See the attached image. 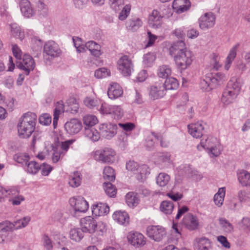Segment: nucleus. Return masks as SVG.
Instances as JSON below:
<instances>
[{"label":"nucleus","mask_w":250,"mask_h":250,"mask_svg":"<svg viewBox=\"0 0 250 250\" xmlns=\"http://www.w3.org/2000/svg\"><path fill=\"white\" fill-rule=\"evenodd\" d=\"M225 195V188H219L218 192L214 195L213 200L215 204L218 207H221L224 202Z\"/></svg>","instance_id":"nucleus-35"},{"label":"nucleus","mask_w":250,"mask_h":250,"mask_svg":"<svg viewBox=\"0 0 250 250\" xmlns=\"http://www.w3.org/2000/svg\"><path fill=\"white\" fill-rule=\"evenodd\" d=\"M73 41L77 52L81 53L84 52L86 51V49H87L86 47V44L85 45L82 44V39L81 38L78 37H77L76 39L73 38Z\"/></svg>","instance_id":"nucleus-48"},{"label":"nucleus","mask_w":250,"mask_h":250,"mask_svg":"<svg viewBox=\"0 0 250 250\" xmlns=\"http://www.w3.org/2000/svg\"><path fill=\"white\" fill-rule=\"evenodd\" d=\"M82 175L80 172L75 171L71 173L69 177L68 184L72 188H77L82 183Z\"/></svg>","instance_id":"nucleus-29"},{"label":"nucleus","mask_w":250,"mask_h":250,"mask_svg":"<svg viewBox=\"0 0 250 250\" xmlns=\"http://www.w3.org/2000/svg\"><path fill=\"white\" fill-rule=\"evenodd\" d=\"M138 164L133 161H129L126 164V168L135 174L138 167Z\"/></svg>","instance_id":"nucleus-64"},{"label":"nucleus","mask_w":250,"mask_h":250,"mask_svg":"<svg viewBox=\"0 0 250 250\" xmlns=\"http://www.w3.org/2000/svg\"><path fill=\"white\" fill-rule=\"evenodd\" d=\"M237 177L239 183L244 187L250 186V173L242 169L237 172Z\"/></svg>","instance_id":"nucleus-28"},{"label":"nucleus","mask_w":250,"mask_h":250,"mask_svg":"<svg viewBox=\"0 0 250 250\" xmlns=\"http://www.w3.org/2000/svg\"><path fill=\"white\" fill-rule=\"evenodd\" d=\"M83 229L80 228H74L70 230L69 232L70 238L76 242H80L83 237Z\"/></svg>","instance_id":"nucleus-33"},{"label":"nucleus","mask_w":250,"mask_h":250,"mask_svg":"<svg viewBox=\"0 0 250 250\" xmlns=\"http://www.w3.org/2000/svg\"><path fill=\"white\" fill-rule=\"evenodd\" d=\"M164 82L159 81L152 85L150 88L149 94L154 100L163 97L166 94Z\"/></svg>","instance_id":"nucleus-12"},{"label":"nucleus","mask_w":250,"mask_h":250,"mask_svg":"<svg viewBox=\"0 0 250 250\" xmlns=\"http://www.w3.org/2000/svg\"><path fill=\"white\" fill-rule=\"evenodd\" d=\"M221 147L219 144H214L209 150L208 153L213 156L217 157L221 153Z\"/></svg>","instance_id":"nucleus-58"},{"label":"nucleus","mask_w":250,"mask_h":250,"mask_svg":"<svg viewBox=\"0 0 250 250\" xmlns=\"http://www.w3.org/2000/svg\"><path fill=\"white\" fill-rule=\"evenodd\" d=\"M110 74V71L104 67L100 68L95 72V76L98 79L105 78Z\"/></svg>","instance_id":"nucleus-53"},{"label":"nucleus","mask_w":250,"mask_h":250,"mask_svg":"<svg viewBox=\"0 0 250 250\" xmlns=\"http://www.w3.org/2000/svg\"><path fill=\"white\" fill-rule=\"evenodd\" d=\"M216 142V139L213 137H208L207 139H202L200 145L197 146L198 150H201V148L209 150Z\"/></svg>","instance_id":"nucleus-32"},{"label":"nucleus","mask_w":250,"mask_h":250,"mask_svg":"<svg viewBox=\"0 0 250 250\" xmlns=\"http://www.w3.org/2000/svg\"><path fill=\"white\" fill-rule=\"evenodd\" d=\"M183 224L188 229L193 230L198 229L199 223L196 216L188 213L184 217Z\"/></svg>","instance_id":"nucleus-16"},{"label":"nucleus","mask_w":250,"mask_h":250,"mask_svg":"<svg viewBox=\"0 0 250 250\" xmlns=\"http://www.w3.org/2000/svg\"><path fill=\"white\" fill-rule=\"evenodd\" d=\"M124 0H109V4L114 10H117L119 7L124 4Z\"/></svg>","instance_id":"nucleus-62"},{"label":"nucleus","mask_w":250,"mask_h":250,"mask_svg":"<svg viewBox=\"0 0 250 250\" xmlns=\"http://www.w3.org/2000/svg\"><path fill=\"white\" fill-rule=\"evenodd\" d=\"M104 188L106 194L109 197L114 196L116 194L115 187L110 182H104L103 184Z\"/></svg>","instance_id":"nucleus-45"},{"label":"nucleus","mask_w":250,"mask_h":250,"mask_svg":"<svg viewBox=\"0 0 250 250\" xmlns=\"http://www.w3.org/2000/svg\"><path fill=\"white\" fill-rule=\"evenodd\" d=\"M42 241L43 246L46 250H52V241L48 235L46 234L43 235L42 236Z\"/></svg>","instance_id":"nucleus-54"},{"label":"nucleus","mask_w":250,"mask_h":250,"mask_svg":"<svg viewBox=\"0 0 250 250\" xmlns=\"http://www.w3.org/2000/svg\"><path fill=\"white\" fill-rule=\"evenodd\" d=\"M125 200L127 205L130 208L137 206L140 201L138 194L133 192H129L126 194Z\"/></svg>","instance_id":"nucleus-30"},{"label":"nucleus","mask_w":250,"mask_h":250,"mask_svg":"<svg viewBox=\"0 0 250 250\" xmlns=\"http://www.w3.org/2000/svg\"><path fill=\"white\" fill-rule=\"evenodd\" d=\"M131 9V5L130 4H126L120 13L118 18L121 21H124L126 19L130 13Z\"/></svg>","instance_id":"nucleus-52"},{"label":"nucleus","mask_w":250,"mask_h":250,"mask_svg":"<svg viewBox=\"0 0 250 250\" xmlns=\"http://www.w3.org/2000/svg\"><path fill=\"white\" fill-rule=\"evenodd\" d=\"M112 105H108L106 104H103L99 109L100 112L103 114H111L113 108Z\"/></svg>","instance_id":"nucleus-57"},{"label":"nucleus","mask_w":250,"mask_h":250,"mask_svg":"<svg viewBox=\"0 0 250 250\" xmlns=\"http://www.w3.org/2000/svg\"><path fill=\"white\" fill-rule=\"evenodd\" d=\"M238 94L226 88L222 93V102L226 105L233 103L236 100Z\"/></svg>","instance_id":"nucleus-25"},{"label":"nucleus","mask_w":250,"mask_h":250,"mask_svg":"<svg viewBox=\"0 0 250 250\" xmlns=\"http://www.w3.org/2000/svg\"><path fill=\"white\" fill-rule=\"evenodd\" d=\"M81 122L77 119H72L67 122L64 125L66 132L70 134L78 133L82 128Z\"/></svg>","instance_id":"nucleus-17"},{"label":"nucleus","mask_w":250,"mask_h":250,"mask_svg":"<svg viewBox=\"0 0 250 250\" xmlns=\"http://www.w3.org/2000/svg\"><path fill=\"white\" fill-rule=\"evenodd\" d=\"M143 25L142 21L138 17H132L126 22V28L131 31H136Z\"/></svg>","instance_id":"nucleus-26"},{"label":"nucleus","mask_w":250,"mask_h":250,"mask_svg":"<svg viewBox=\"0 0 250 250\" xmlns=\"http://www.w3.org/2000/svg\"><path fill=\"white\" fill-rule=\"evenodd\" d=\"M127 239L128 242L136 247L143 246L146 244L143 235L137 232H130L127 236Z\"/></svg>","instance_id":"nucleus-18"},{"label":"nucleus","mask_w":250,"mask_h":250,"mask_svg":"<svg viewBox=\"0 0 250 250\" xmlns=\"http://www.w3.org/2000/svg\"><path fill=\"white\" fill-rule=\"evenodd\" d=\"M123 93L122 87L117 83L111 84L108 89L107 95L111 99H117L121 96Z\"/></svg>","instance_id":"nucleus-24"},{"label":"nucleus","mask_w":250,"mask_h":250,"mask_svg":"<svg viewBox=\"0 0 250 250\" xmlns=\"http://www.w3.org/2000/svg\"><path fill=\"white\" fill-rule=\"evenodd\" d=\"M16 66L23 71L25 75L29 74L30 72L34 70L35 63L33 58L28 54H24L21 60L16 62Z\"/></svg>","instance_id":"nucleus-7"},{"label":"nucleus","mask_w":250,"mask_h":250,"mask_svg":"<svg viewBox=\"0 0 250 250\" xmlns=\"http://www.w3.org/2000/svg\"><path fill=\"white\" fill-rule=\"evenodd\" d=\"M83 122L85 127V135L92 141L96 142L100 139L99 132L92 127L98 122L96 116L87 115L83 117Z\"/></svg>","instance_id":"nucleus-3"},{"label":"nucleus","mask_w":250,"mask_h":250,"mask_svg":"<svg viewBox=\"0 0 250 250\" xmlns=\"http://www.w3.org/2000/svg\"><path fill=\"white\" fill-rule=\"evenodd\" d=\"M83 103L85 106L89 108H93L99 104V102L97 100L90 98L86 97L83 100Z\"/></svg>","instance_id":"nucleus-56"},{"label":"nucleus","mask_w":250,"mask_h":250,"mask_svg":"<svg viewBox=\"0 0 250 250\" xmlns=\"http://www.w3.org/2000/svg\"><path fill=\"white\" fill-rule=\"evenodd\" d=\"M11 32L12 36L22 41L24 38V34L21 31L20 27L16 23H12L10 25Z\"/></svg>","instance_id":"nucleus-38"},{"label":"nucleus","mask_w":250,"mask_h":250,"mask_svg":"<svg viewBox=\"0 0 250 250\" xmlns=\"http://www.w3.org/2000/svg\"><path fill=\"white\" fill-rule=\"evenodd\" d=\"M171 73V70L168 65H163L160 66L158 70V75L162 78H168Z\"/></svg>","instance_id":"nucleus-42"},{"label":"nucleus","mask_w":250,"mask_h":250,"mask_svg":"<svg viewBox=\"0 0 250 250\" xmlns=\"http://www.w3.org/2000/svg\"><path fill=\"white\" fill-rule=\"evenodd\" d=\"M170 176L166 173L161 172L156 177V183L161 187L167 186L170 181Z\"/></svg>","instance_id":"nucleus-36"},{"label":"nucleus","mask_w":250,"mask_h":250,"mask_svg":"<svg viewBox=\"0 0 250 250\" xmlns=\"http://www.w3.org/2000/svg\"><path fill=\"white\" fill-rule=\"evenodd\" d=\"M14 160L18 163L27 165L29 161V156L23 153H18L14 156Z\"/></svg>","instance_id":"nucleus-47"},{"label":"nucleus","mask_w":250,"mask_h":250,"mask_svg":"<svg viewBox=\"0 0 250 250\" xmlns=\"http://www.w3.org/2000/svg\"><path fill=\"white\" fill-rule=\"evenodd\" d=\"M62 51L59 45L53 41H49L44 44L43 56L45 60L51 61L59 57Z\"/></svg>","instance_id":"nucleus-4"},{"label":"nucleus","mask_w":250,"mask_h":250,"mask_svg":"<svg viewBox=\"0 0 250 250\" xmlns=\"http://www.w3.org/2000/svg\"><path fill=\"white\" fill-rule=\"evenodd\" d=\"M215 22V16L211 12L206 13L199 19L200 27L203 30L213 27Z\"/></svg>","instance_id":"nucleus-14"},{"label":"nucleus","mask_w":250,"mask_h":250,"mask_svg":"<svg viewBox=\"0 0 250 250\" xmlns=\"http://www.w3.org/2000/svg\"><path fill=\"white\" fill-rule=\"evenodd\" d=\"M219 224L226 233H230L233 231L234 227L232 224L225 218H220Z\"/></svg>","instance_id":"nucleus-34"},{"label":"nucleus","mask_w":250,"mask_h":250,"mask_svg":"<svg viewBox=\"0 0 250 250\" xmlns=\"http://www.w3.org/2000/svg\"><path fill=\"white\" fill-rule=\"evenodd\" d=\"M238 44H236L230 49L229 51V54L226 59V64L225 65V68L227 70L229 68L230 66V64L231 63L234 59L236 57V51L238 48Z\"/></svg>","instance_id":"nucleus-37"},{"label":"nucleus","mask_w":250,"mask_h":250,"mask_svg":"<svg viewBox=\"0 0 250 250\" xmlns=\"http://www.w3.org/2000/svg\"><path fill=\"white\" fill-rule=\"evenodd\" d=\"M15 225L9 221H4L0 223V235L13 230Z\"/></svg>","instance_id":"nucleus-41"},{"label":"nucleus","mask_w":250,"mask_h":250,"mask_svg":"<svg viewBox=\"0 0 250 250\" xmlns=\"http://www.w3.org/2000/svg\"><path fill=\"white\" fill-rule=\"evenodd\" d=\"M165 89L167 90H173L176 89L179 86V83L177 79L173 77H170L167 78L165 83H164Z\"/></svg>","instance_id":"nucleus-40"},{"label":"nucleus","mask_w":250,"mask_h":250,"mask_svg":"<svg viewBox=\"0 0 250 250\" xmlns=\"http://www.w3.org/2000/svg\"><path fill=\"white\" fill-rule=\"evenodd\" d=\"M112 111V115L113 117L116 120H119L121 119L123 115L124 111L120 106L113 105Z\"/></svg>","instance_id":"nucleus-49"},{"label":"nucleus","mask_w":250,"mask_h":250,"mask_svg":"<svg viewBox=\"0 0 250 250\" xmlns=\"http://www.w3.org/2000/svg\"><path fill=\"white\" fill-rule=\"evenodd\" d=\"M40 166L41 167L40 170H41L42 174L44 176L48 175L52 170V167L46 163H43Z\"/></svg>","instance_id":"nucleus-59"},{"label":"nucleus","mask_w":250,"mask_h":250,"mask_svg":"<svg viewBox=\"0 0 250 250\" xmlns=\"http://www.w3.org/2000/svg\"><path fill=\"white\" fill-rule=\"evenodd\" d=\"M217 240L224 248L226 249H229L230 248V244L225 236L219 235L217 236Z\"/></svg>","instance_id":"nucleus-63"},{"label":"nucleus","mask_w":250,"mask_h":250,"mask_svg":"<svg viewBox=\"0 0 250 250\" xmlns=\"http://www.w3.org/2000/svg\"><path fill=\"white\" fill-rule=\"evenodd\" d=\"M113 218L120 224H128L129 222V216L125 211H116L113 214Z\"/></svg>","instance_id":"nucleus-31"},{"label":"nucleus","mask_w":250,"mask_h":250,"mask_svg":"<svg viewBox=\"0 0 250 250\" xmlns=\"http://www.w3.org/2000/svg\"><path fill=\"white\" fill-rule=\"evenodd\" d=\"M174 208L173 203L169 201H163L160 207V210L166 214H171Z\"/></svg>","instance_id":"nucleus-39"},{"label":"nucleus","mask_w":250,"mask_h":250,"mask_svg":"<svg viewBox=\"0 0 250 250\" xmlns=\"http://www.w3.org/2000/svg\"><path fill=\"white\" fill-rule=\"evenodd\" d=\"M81 228L85 232L94 233L97 227L96 220L91 216H86L81 219Z\"/></svg>","instance_id":"nucleus-13"},{"label":"nucleus","mask_w":250,"mask_h":250,"mask_svg":"<svg viewBox=\"0 0 250 250\" xmlns=\"http://www.w3.org/2000/svg\"><path fill=\"white\" fill-rule=\"evenodd\" d=\"M183 27L176 29L173 31V34L177 38V39L180 40H183L184 41L185 38L186 37L185 32L184 30Z\"/></svg>","instance_id":"nucleus-61"},{"label":"nucleus","mask_w":250,"mask_h":250,"mask_svg":"<svg viewBox=\"0 0 250 250\" xmlns=\"http://www.w3.org/2000/svg\"><path fill=\"white\" fill-rule=\"evenodd\" d=\"M117 67L120 72L125 76L130 75L133 70V65L129 57L125 55L121 57L117 62Z\"/></svg>","instance_id":"nucleus-8"},{"label":"nucleus","mask_w":250,"mask_h":250,"mask_svg":"<svg viewBox=\"0 0 250 250\" xmlns=\"http://www.w3.org/2000/svg\"><path fill=\"white\" fill-rule=\"evenodd\" d=\"M174 59L178 68L180 70H183L191 65L194 59V55L193 53L188 49L181 52L180 54L177 55Z\"/></svg>","instance_id":"nucleus-5"},{"label":"nucleus","mask_w":250,"mask_h":250,"mask_svg":"<svg viewBox=\"0 0 250 250\" xmlns=\"http://www.w3.org/2000/svg\"><path fill=\"white\" fill-rule=\"evenodd\" d=\"M65 153L62 150L59 149V147H55L53 149V153L52 155V160L53 163L58 162L59 160L63 157Z\"/></svg>","instance_id":"nucleus-46"},{"label":"nucleus","mask_w":250,"mask_h":250,"mask_svg":"<svg viewBox=\"0 0 250 250\" xmlns=\"http://www.w3.org/2000/svg\"><path fill=\"white\" fill-rule=\"evenodd\" d=\"M31 220V217L29 216H25L21 219L18 220L13 223L15 225V226L17 225L18 224H20L19 226L17 227V229H21L23 228H25L27 226L29 222Z\"/></svg>","instance_id":"nucleus-55"},{"label":"nucleus","mask_w":250,"mask_h":250,"mask_svg":"<svg viewBox=\"0 0 250 250\" xmlns=\"http://www.w3.org/2000/svg\"><path fill=\"white\" fill-rule=\"evenodd\" d=\"M163 18L160 12L153 10L148 18L149 26L153 29L160 28L163 24Z\"/></svg>","instance_id":"nucleus-15"},{"label":"nucleus","mask_w":250,"mask_h":250,"mask_svg":"<svg viewBox=\"0 0 250 250\" xmlns=\"http://www.w3.org/2000/svg\"><path fill=\"white\" fill-rule=\"evenodd\" d=\"M117 129V127L115 124H103L99 127L100 133H99L103 137L107 139H110L116 134Z\"/></svg>","instance_id":"nucleus-11"},{"label":"nucleus","mask_w":250,"mask_h":250,"mask_svg":"<svg viewBox=\"0 0 250 250\" xmlns=\"http://www.w3.org/2000/svg\"><path fill=\"white\" fill-rule=\"evenodd\" d=\"M188 50L186 47V44L183 40H180L173 43L169 48L170 54L174 58L177 55Z\"/></svg>","instance_id":"nucleus-20"},{"label":"nucleus","mask_w":250,"mask_h":250,"mask_svg":"<svg viewBox=\"0 0 250 250\" xmlns=\"http://www.w3.org/2000/svg\"><path fill=\"white\" fill-rule=\"evenodd\" d=\"M194 247L197 250H209L211 248V242L205 237L197 238L194 240Z\"/></svg>","instance_id":"nucleus-21"},{"label":"nucleus","mask_w":250,"mask_h":250,"mask_svg":"<svg viewBox=\"0 0 250 250\" xmlns=\"http://www.w3.org/2000/svg\"><path fill=\"white\" fill-rule=\"evenodd\" d=\"M39 122L42 125H47L51 122V117L49 115L44 114L40 117Z\"/></svg>","instance_id":"nucleus-60"},{"label":"nucleus","mask_w":250,"mask_h":250,"mask_svg":"<svg viewBox=\"0 0 250 250\" xmlns=\"http://www.w3.org/2000/svg\"><path fill=\"white\" fill-rule=\"evenodd\" d=\"M69 204L76 212H85L88 208L87 202L81 196L70 198Z\"/></svg>","instance_id":"nucleus-10"},{"label":"nucleus","mask_w":250,"mask_h":250,"mask_svg":"<svg viewBox=\"0 0 250 250\" xmlns=\"http://www.w3.org/2000/svg\"><path fill=\"white\" fill-rule=\"evenodd\" d=\"M68 104H69L68 110L71 111V113L75 114L77 113L79 108V105L77 102V100L74 98L70 99Z\"/></svg>","instance_id":"nucleus-50"},{"label":"nucleus","mask_w":250,"mask_h":250,"mask_svg":"<svg viewBox=\"0 0 250 250\" xmlns=\"http://www.w3.org/2000/svg\"><path fill=\"white\" fill-rule=\"evenodd\" d=\"M37 115L32 112L24 114L20 120L18 130L20 137L28 138L34 132L37 120Z\"/></svg>","instance_id":"nucleus-1"},{"label":"nucleus","mask_w":250,"mask_h":250,"mask_svg":"<svg viewBox=\"0 0 250 250\" xmlns=\"http://www.w3.org/2000/svg\"><path fill=\"white\" fill-rule=\"evenodd\" d=\"M227 80L226 76L221 72H210L207 74L205 78L201 81L200 87L203 90L209 91Z\"/></svg>","instance_id":"nucleus-2"},{"label":"nucleus","mask_w":250,"mask_h":250,"mask_svg":"<svg viewBox=\"0 0 250 250\" xmlns=\"http://www.w3.org/2000/svg\"><path fill=\"white\" fill-rule=\"evenodd\" d=\"M103 176L105 180L114 181L115 178L114 169L110 167H105L104 169Z\"/></svg>","instance_id":"nucleus-43"},{"label":"nucleus","mask_w":250,"mask_h":250,"mask_svg":"<svg viewBox=\"0 0 250 250\" xmlns=\"http://www.w3.org/2000/svg\"><path fill=\"white\" fill-rule=\"evenodd\" d=\"M40 165L35 161L28 162L27 165H26L27 167L26 170L29 173L35 174L39 171L40 168H41Z\"/></svg>","instance_id":"nucleus-44"},{"label":"nucleus","mask_w":250,"mask_h":250,"mask_svg":"<svg viewBox=\"0 0 250 250\" xmlns=\"http://www.w3.org/2000/svg\"><path fill=\"white\" fill-rule=\"evenodd\" d=\"M109 211V206L104 203H99L93 205L92 207V214L96 216L105 215L108 213Z\"/></svg>","instance_id":"nucleus-23"},{"label":"nucleus","mask_w":250,"mask_h":250,"mask_svg":"<svg viewBox=\"0 0 250 250\" xmlns=\"http://www.w3.org/2000/svg\"><path fill=\"white\" fill-rule=\"evenodd\" d=\"M116 153L109 147H104L96 150L94 155L95 160L103 163L111 164L114 162Z\"/></svg>","instance_id":"nucleus-6"},{"label":"nucleus","mask_w":250,"mask_h":250,"mask_svg":"<svg viewBox=\"0 0 250 250\" xmlns=\"http://www.w3.org/2000/svg\"><path fill=\"white\" fill-rule=\"evenodd\" d=\"M20 4L21 11L23 16L29 18L35 15V11L28 0H21Z\"/></svg>","instance_id":"nucleus-19"},{"label":"nucleus","mask_w":250,"mask_h":250,"mask_svg":"<svg viewBox=\"0 0 250 250\" xmlns=\"http://www.w3.org/2000/svg\"><path fill=\"white\" fill-rule=\"evenodd\" d=\"M204 128L203 125L199 122L188 125V132L196 138L203 136Z\"/></svg>","instance_id":"nucleus-22"},{"label":"nucleus","mask_w":250,"mask_h":250,"mask_svg":"<svg viewBox=\"0 0 250 250\" xmlns=\"http://www.w3.org/2000/svg\"><path fill=\"white\" fill-rule=\"evenodd\" d=\"M150 173L148 166L146 165L138 166L135 174H140V178L143 179L146 174Z\"/></svg>","instance_id":"nucleus-51"},{"label":"nucleus","mask_w":250,"mask_h":250,"mask_svg":"<svg viewBox=\"0 0 250 250\" xmlns=\"http://www.w3.org/2000/svg\"><path fill=\"white\" fill-rule=\"evenodd\" d=\"M226 88L239 95L241 88L240 79L236 77L232 78L228 82Z\"/></svg>","instance_id":"nucleus-27"},{"label":"nucleus","mask_w":250,"mask_h":250,"mask_svg":"<svg viewBox=\"0 0 250 250\" xmlns=\"http://www.w3.org/2000/svg\"><path fill=\"white\" fill-rule=\"evenodd\" d=\"M146 233L150 238L158 242L161 241L166 235L165 229L160 226H148Z\"/></svg>","instance_id":"nucleus-9"}]
</instances>
